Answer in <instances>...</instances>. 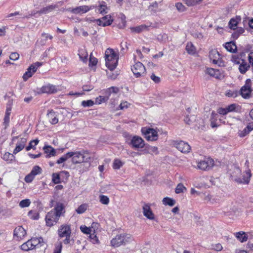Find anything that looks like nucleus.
Listing matches in <instances>:
<instances>
[{
	"label": "nucleus",
	"instance_id": "nucleus-1",
	"mask_svg": "<svg viewBox=\"0 0 253 253\" xmlns=\"http://www.w3.org/2000/svg\"><path fill=\"white\" fill-rule=\"evenodd\" d=\"M65 212V206L63 203H57L54 208L49 211L45 217L46 224L48 226L56 224L60 217Z\"/></svg>",
	"mask_w": 253,
	"mask_h": 253
},
{
	"label": "nucleus",
	"instance_id": "nucleus-2",
	"mask_svg": "<svg viewBox=\"0 0 253 253\" xmlns=\"http://www.w3.org/2000/svg\"><path fill=\"white\" fill-rule=\"evenodd\" d=\"M105 64L111 71L115 69L118 62L119 55L112 48H107L105 52Z\"/></svg>",
	"mask_w": 253,
	"mask_h": 253
},
{
	"label": "nucleus",
	"instance_id": "nucleus-3",
	"mask_svg": "<svg viewBox=\"0 0 253 253\" xmlns=\"http://www.w3.org/2000/svg\"><path fill=\"white\" fill-rule=\"evenodd\" d=\"M124 136L126 138V142L132 148L139 149L145 146L144 140L139 136H131L128 133H125Z\"/></svg>",
	"mask_w": 253,
	"mask_h": 253
},
{
	"label": "nucleus",
	"instance_id": "nucleus-4",
	"mask_svg": "<svg viewBox=\"0 0 253 253\" xmlns=\"http://www.w3.org/2000/svg\"><path fill=\"white\" fill-rule=\"evenodd\" d=\"M72 154V162L74 164L87 163L90 161L91 157L87 151L69 152Z\"/></svg>",
	"mask_w": 253,
	"mask_h": 253
},
{
	"label": "nucleus",
	"instance_id": "nucleus-5",
	"mask_svg": "<svg viewBox=\"0 0 253 253\" xmlns=\"http://www.w3.org/2000/svg\"><path fill=\"white\" fill-rule=\"evenodd\" d=\"M133 240L132 236L129 234L117 235L111 241V244L114 247H118L126 245Z\"/></svg>",
	"mask_w": 253,
	"mask_h": 253
},
{
	"label": "nucleus",
	"instance_id": "nucleus-6",
	"mask_svg": "<svg viewBox=\"0 0 253 253\" xmlns=\"http://www.w3.org/2000/svg\"><path fill=\"white\" fill-rule=\"evenodd\" d=\"M253 89L252 87V81L251 79H248L245 81V84L241 88L239 94L246 99H250L252 96Z\"/></svg>",
	"mask_w": 253,
	"mask_h": 253
},
{
	"label": "nucleus",
	"instance_id": "nucleus-7",
	"mask_svg": "<svg viewBox=\"0 0 253 253\" xmlns=\"http://www.w3.org/2000/svg\"><path fill=\"white\" fill-rule=\"evenodd\" d=\"M42 241V238H32L21 246V249L24 251H29L36 249Z\"/></svg>",
	"mask_w": 253,
	"mask_h": 253
},
{
	"label": "nucleus",
	"instance_id": "nucleus-8",
	"mask_svg": "<svg viewBox=\"0 0 253 253\" xmlns=\"http://www.w3.org/2000/svg\"><path fill=\"white\" fill-rule=\"evenodd\" d=\"M141 132L148 141H154L158 138V132L154 128L142 127Z\"/></svg>",
	"mask_w": 253,
	"mask_h": 253
},
{
	"label": "nucleus",
	"instance_id": "nucleus-9",
	"mask_svg": "<svg viewBox=\"0 0 253 253\" xmlns=\"http://www.w3.org/2000/svg\"><path fill=\"white\" fill-rule=\"evenodd\" d=\"M131 71L136 78H139L145 74V66L140 62H137L131 67Z\"/></svg>",
	"mask_w": 253,
	"mask_h": 253
},
{
	"label": "nucleus",
	"instance_id": "nucleus-10",
	"mask_svg": "<svg viewBox=\"0 0 253 253\" xmlns=\"http://www.w3.org/2000/svg\"><path fill=\"white\" fill-rule=\"evenodd\" d=\"M214 165L213 159L210 158L204 159L198 163L197 168L201 170H208L210 169Z\"/></svg>",
	"mask_w": 253,
	"mask_h": 253
},
{
	"label": "nucleus",
	"instance_id": "nucleus-11",
	"mask_svg": "<svg viewBox=\"0 0 253 253\" xmlns=\"http://www.w3.org/2000/svg\"><path fill=\"white\" fill-rule=\"evenodd\" d=\"M173 145L182 153H188L191 150L190 145L183 141H175L173 142Z\"/></svg>",
	"mask_w": 253,
	"mask_h": 253
},
{
	"label": "nucleus",
	"instance_id": "nucleus-12",
	"mask_svg": "<svg viewBox=\"0 0 253 253\" xmlns=\"http://www.w3.org/2000/svg\"><path fill=\"white\" fill-rule=\"evenodd\" d=\"M209 58L214 64L221 66L222 62L219 52L216 50H211L209 52Z\"/></svg>",
	"mask_w": 253,
	"mask_h": 253
},
{
	"label": "nucleus",
	"instance_id": "nucleus-13",
	"mask_svg": "<svg viewBox=\"0 0 253 253\" xmlns=\"http://www.w3.org/2000/svg\"><path fill=\"white\" fill-rule=\"evenodd\" d=\"M99 26L106 27L111 25L113 21V19L110 15H107L101 18L94 19Z\"/></svg>",
	"mask_w": 253,
	"mask_h": 253
},
{
	"label": "nucleus",
	"instance_id": "nucleus-14",
	"mask_svg": "<svg viewBox=\"0 0 253 253\" xmlns=\"http://www.w3.org/2000/svg\"><path fill=\"white\" fill-rule=\"evenodd\" d=\"M251 173L250 170L246 171L245 173L243 175V178H239L233 175H232V178L234 180L236 181L238 183L248 184L250 182Z\"/></svg>",
	"mask_w": 253,
	"mask_h": 253
},
{
	"label": "nucleus",
	"instance_id": "nucleus-15",
	"mask_svg": "<svg viewBox=\"0 0 253 253\" xmlns=\"http://www.w3.org/2000/svg\"><path fill=\"white\" fill-rule=\"evenodd\" d=\"M57 91V89L55 85L48 84L41 87L39 93L52 94L56 92Z\"/></svg>",
	"mask_w": 253,
	"mask_h": 253
},
{
	"label": "nucleus",
	"instance_id": "nucleus-16",
	"mask_svg": "<svg viewBox=\"0 0 253 253\" xmlns=\"http://www.w3.org/2000/svg\"><path fill=\"white\" fill-rule=\"evenodd\" d=\"M59 236L61 238L64 237L71 236V229L69 225H62L58 230Z\"/></svg>",
	"mask_w": 253,
	"mask_h": 253
},
{
	"label": "nucleus",
	"instance_id": "nucleus-17",
	"mask_svg": "<svg viewBox=\"0 0 253 253\" xmlns=\"http://www.w3.org/2000/svg\"><path fill=\"white\" fill-rule=\"evenodd\" d=\"M13 235L17 240H22L26 235V231L22 226H19L14 230Z\"/></svg>",
	"mask_w": 253,
	"mask_h": 253
},
{
	"label": "nucleus",
	"instance_id": "nucleus-18",
	"mask_svg": "<svg viewBox=\"0 0 253 253\" xmlns=\"http://www.w3.org/2000/svg\"><path fill=\"white\" fill-rule=\"evenodd\" d=\"M94 8V6L87 5H82L76 7L72 9V13L76 14H83L89 11L90 9Z\"/></svg>",
	"mask_w": 253,
	"mask_h": 253
},
{
	"label": "nucleus",
	"instance_id": "nucleus-19",
	"mask_svg": "<svg viewBox=\"0 0 253 253\" xmlns=\"http://www.w3.org/2000/svg\"><path fill=\"white\" fill-rule=\"evenodd\" d=\"M143 215L150 220L155 219V215L153 213L150 207L148 204H145L143 207Z\"/></svg>",
	"mask_w": 253,
	"mask_h": 253
},
{
	"label": "nucleus",
	"instance_id": "nucleus-20",
	"mask_svg": "<svg viewBox=\"0 0 253 253\" xmlns=\"http://www.w3.org/2000/svg\"><path fill=\"white\" fill-rule=\"evenodd\" d=\"M206 73L217 79H221L223 78V75L219 70L213 68H207Z\"/></svg>",
	"mask_w": 253,
	"mask_h": 253
},
{
	"label": "nucleus",
	"instance_id": "nucleus-21",
	"mask_svg": "<svg viewBox=\"0 0 253 253\" xmlns=\"http://www.w3.org/2000/svg\"><path fill=\"white\" fill-rule=\"evenodd\" d=\"M253 130V123H249L243 130H240L238 132V136L244 137L249 134Z\"/></svg>",
	"mask_w": 253,
	"mask_h": 253
},
{
	"label": "nucleus",
	"instance_id": "nucleus-22",
	"mask_svg": "<svg viewBox=\"0 0 253 253\" xmlns=\"http://www.w3.org/2000/svg\"><path fill=\"white\" fill-rule=\"evenodd\" d=\"M27 142V139L25 138H21L20 140L17 143L16 146L13 150V154H16L21 151L25 147V144Z\"/></svg>",
	"mask_w": 253,
	"mask_h": 253
},
{
	"label": "nucleus",
	"instance_id": "nucleus-23",
	"mask_svg": "<svg viewBox=\"0 0 253 253\" xmlns=\"http://www.w3.org/2000/svg\"><path fill=\"white\" fill-rule=\"evenodd\" d=\"M49 121L52 125L56 124L58 122V119L56 113L52 110L48 111L47 114Z\"/></svg>",
	"mask_w": 253,
	"mask_h": 253
},
{
	"label": "nucleus",
	"instance_id": "nucleus-24",
	"mask_svg": "<svg viewBox=\"0 0 253 253\" xmlns=\"http://www.w3.org/2000/svg\"><path fill=\"white\" fill-rule=\"evenodd\" d=\"M149 26L142 24L136 27H132L130 28V31L132 33H140L144 31L147 30Z\"/></svg>",
	"mask_w": 253,
	"mask_h": 253
},
{
	"label": "nucleus",
	"instance_id": "nucleus-25",
	"mask_svg": "<svg viewBox=\"0 0 253 253\" xmlns=\"http://www.w3.org/2000/svg\"><path fill=\"white\" fill-rule=\"evenodd\" d=\"M144 153L157 155L159 153L158 147L150 145H145Z\"/></svg>",
	"mask_w": 253,
	"mask_h": 253
},
{
	"label": "nucleus",
	"instance_id": "nucleus-26",
	"mask_svg": "<svg viewBox=\"0 0 253 253\" xmlns=\"http://www.w3.org/2000/svg\"><path fill=\"white\" fill-rule=\"evenodd\" d=\"M57 7L56 5H50L42 8L40 10L38 11L37 13L40 14H45L52 11Z\"/></svg>",
	"mask_w": 253,
	"mask_h": 253
},
{
	"label": "nucleus",
	"instance_id": "nucleus-27",
	"mask_svg": "<svg viewBox=\"0 0 253 253\" xmlns=\"http://www.w3.org/2000/svg\"><path fill=\"white\" fill-rule=\"evenodd\" d=\"M226 50L230 52H235L237 51V46L233 42H227L224 45Z\"/></svg>",
	"mask_w": 253,
	"mask_h": 253
},
{
	"label": "nucleus",
	"instance_id": "nucleus-28",
	"mask_svg": "<svg viewBox=\"0 0 253 253\" xmlns=\"http://www.w3.org/2000/svg\"><path fill=\"white\" fill-rule=\"evenodd\" d=\"M11 111V108L10 107H7L5 111V116L3 119V125L5 126V128L7 127V126L9 125Z\"/></svg>",
	"mask_w": 253,
	"mask_h": 253
},
{
	"label": "nucleus",
	"instance_id": "nucleus-29",
	"mask_svg": "<svg viewBox=\"0 0 253 253\" xmlns=\"http://www.w3.org/2000/svg\"><path fill=\"white\" fill-rule=\"evenodd\" d=\"M234 235L242 243L245 242L248 240V236L246 235L245 232L243 231L235 233Z\"/></svg>",
	"mask_w": 253,
	"mask_h": 253
},
{
	"label": "nucleus",
	"instance_id": "nucleus-30",
	"mask_svg": "<svg viewBox=\"0 0 253 253\" xmlns=\"http://www.w3.org/2000/svg\"><path fill=\"white\" fill-rule=\"evenodd\" d=\"M44 153L47 155V157H50L55 155V150L50 146H44L43 147Z\"/></svg>",
	"mask_w": 253,
	"mask_h": 253
},
{
	"label": "nucleus",
	"instance_id": "nucleus-31",
	"mask_svg": "<svg viewBox=\"0 0 253 253\" xmlns=\"http://www.w3.org/2000/svg\"><path fill=\"white\" fill-rule=\"evenodd\" d=\"M162 202L164 205L170 207L173 206L176 203L175 200L168 197L164 198L162 200Z\"/></svg>",
	"mask_w": 253,
	"mask_h": 253
},
{
	"label": "nucleus",
	"instance_id": "nucleus-32",
	"mask_svg": "<svg viewBox=\"0 0 253 253\" xmlns=\"http://www.w3.org/2000/svg\"><path fill=\"white\" fill-rule=\"evenodd\" d=\"M78 55L80 59L84 62H85L87 60L88 54L87 52L84 49H80L78 51Z\"/></svg>",
	"mask_w": 253,
	"mask_h": 253
},
{
	"label": "nucleus",
	"instance_id": "nucleus-33",
	"mask_svg": "<svg viewBox=\"0 0 253 253\" xmlns=\"http://www.w3.org/2000/svg\"><path fill=\"white\" fill-rule=\"evenodd\" d=\"M186 50L187 53L191 55L196 53V49L191 42H188L186 46Z\"/></svg>",
	"mask_w": 253,
	"mask_h": 253
},
{
	"label": "nucleus",
	"instance_id": "nucleus-34",
	"mask_svg": "<svg viewBox=\"0 0 253 253\" xmlns=\"http://www.w3.org/2000/svg\"><path fill=\"white\" fill-rule=\"evenodd\" d=\"M250 65H248L246 62L242 61L239 67V70L241 74H245L249 69Z\"/></svg>",
	"mask_w": 253,
	"mask_h": 253
},
{
	"label": "nucleus",
	"instance_id": "nucleus-35",
	"mask_svg": "<svg viewBox=\"0 0 253 253\" xmlns=\"http://www.w3.org/2000/svg\"><path fill=\"white\" fill-rule=\"evenodd\" d=\"M39 142V140L38 139L31 141L29 142L28 146L26 147V150L28 151L31 149L35 150L36 148V146L38 144Z\"/></svg>",
	"mask_w": 253,
	"mask_h": 253
},
{
	"label": "nucleus",
	"instance_id": "nucleus-36",
	"mask_svg": "<svg viewBox=\"0 0 253 253\" xmlns=\"http://www.w3.org/2000/svg\"><path fill=\"white\" fill-rule=\"evenodd\" d=\"M35 72H33V68L31 67V66H30L27 69V71H26L23 75V80L24 81H27L29 78L32 76V75Z\"/></svg>",
	"mask_w": 253,
	"mask_h": 253
},
{
	"label": "nucleus",
	"instance_id": "nucleus-37",
	"mask_svg": "<svg viewBox=\"0 0 253 253\" xmlns=\"http://www.w3.org/2000/svg\"><path fill=\"white\" fill-rule=\"evenodd\" d=\"M14 158L15 157L14 156L13 154L9 152L5 153L2 157V159L5 161H6L8 163H11Z\"/></svg>",
	"mask_w": 253,
	"mask_h": 253
},
{
	"label": "nucleus",
	"instance_id": "nucleus-38",
	"mask_svg": "<svg viewBox=\"0 0 253 253\" xmlns=\"http://www.w3.org/2000/svg\"><path fill=\"white\" fill-rule=\"evenodd\" d=\"M123 165L124 163L120 159H116L114 160L112 167L114 169H119L123 166Z\"/></svg>",
	"mask_w": 253,
	"mask_h": 253
},
{
	"label": "nucleus",
	"instance_id": "nucleus-39",
	"mask_svg": "<svg viewBox=\"0 0 253 253\" xmlns=\"http://www.w3.org/2000/svg\"><path fill=\"white\" fill-rule=\"evenodd\" d=\"M88 205L87 204H83L76 210V211L78 214H82L86 211Z\"/></svg>",
	"mask_w": 253,
	"mask_h": 253
},
{
	"label": "nucleus",
	"instance_id": "nucleus-40",
	"mask_svg": "<svg viewBox=\"0 0 253 253\" xmlns=\"http://www.w3.org/2000/svg\"><path fill=\"white\" fill-rule=\"evenodd\" d=\"M72 154L68 152L66 154L63 155L61 157H60L57 161V163L58 164H60L63 163L67 160L69 158H71Z\"/></svg>",
	"mask_w": 253,
	"mask_h": 253
},
{
	"label": "nucleus",
	"instance_id": "nucleus-41",
	"mask_svg": "<svg viewBox=\"0 0 253 253\" xmlns=\"http://www.w3.org/2000/svg\"><path fill=\"white\" fill-rule=\"evenodd\" d=\"M28 216L32 219L37 220L39 218V213L34 211H30L28 213Z\"/></svg>",
	"mask_w": 253,
	"mask_h": 253
},
{
	"label": "nucleus",
	"instance_id": "nucleus-42",
	"mask_svg": "<svg viewBox=\"0 0 253 253\" xmlns=\"http://www.w3.org/2000/svg\"><path fill=\"white\" fill-rule=\"evenodd\" d=\"M41 172L42 169L38 166H35L33 168L30 173L35 177L36 175L40 174Z\"/></svg>",
	"mask_w": 253,
	"mask_h": 253
},
{
	"label": "nucleus",
	"instance_id": "nucleus-43",
	"mask_svg": "<svg viewBox=\"0 0 253 253\" xmlns=\"http://www.w3.org/2000/svg\"><path fill=\"white\" fill-rule=\"evenodd\" d=\"M186 190V187L182 183H179L175 190V192L176 194H180L183 193Z\"/></svg>",
	"mask_w": 253,
	"mask_h": 253
},
{
	"label": "nucleus",
	"instance_id": "nucleus-44",
	"mask_svg": "<svg viewBox=\"0 0 253 253\" xmlns=\"http://www.w3.org/2000/svg\"><path fill=\"white\" fill-rule=\"evenodd\" d=\"M226 96L229 97L235 98L239 95V91L237 90H229L226 92Z\"/></svg>",
	"mask_w": 253,
	"mask_h": 253
},
{
	"label": "nucleus",
	"instance_id": "nucleus-45",
	"mask_svg": "<svg viewBox=\"0 0 253 253\" xmlns=\"http://www.w3.org/2000/svg\"><path fill=\"white\" fill-rule=\"evenodd\" d=\"M31 203L30 199H26L20 201L19 206L21 208L28 207L30 205Z\"/></svg>",
	"mask_w": 253,
	"mask_h": 253
},
{
	"label": "nucleus",
	"instance_id": "nucleus-46",
	"mask_svg": "<svg viewBox=\"0 0 253 253\" xmlns=\"http://www.w3.org/2000/svg\"><path fill=\"white\" fill-rule=\"evenodd\" d=\"M52 181L54 184L60 183L61 181L59 174L53 173L52 174Z\"/></svg>",
	"mask_w": 253,
	"mask_h": 253
},
{
	"label": "nucleus",
	"instance_id": "nucleus-47",
	"mask_svg": "<svg viewBox=\"0 0 253 253\" xmlns=\"http://www.w3.org/2000/svg\"><path fill=\"white\" fill-rule=\"evenodd\" d=\"M237 25V20L234 18H232L229 22V28L233 30H235L236 28Z\"/></svg>",
	"mask_w": 253,
	"mask_h": 253
},
{
	"label": "nucleus",
	"instance_id": "nucleus-48",
	"mask_svg": "<svg viewBox=\"0 0 253 253\" xmlns=\"http://www.w3.org/2000/svg\"><path fill=\"white\" fill-rule=\"evenodd\" d=\"M100 202L104 205H108L109 203V199L107 196L101 195L99 196Z\"/></svg>",
	"mask_w": 253,
	"mask_h": 253
},
{
	"label": "nucleus",
	"instance_id": "nucleus-49",
	"mask_svg": "<svg viewBox=\"0 0 253 253\" xmlns=\"http://www.w3.org/2000/svg\"><path fill=\"white\" fill-rule=\"evenodd\" d=\"M238 106H237L236 104H232L230 105H228L226 108H227V111L229 113V112H237L238 111V110L237 109V107Z\"/></svg>",
	"mask_w": 253,
	"mask_h": 253
},
{
	"label": "nucleus",
	"instance_id": "nucleus-50",
	"mask_svg": "<svg viewBox=\"0 0 253 253\" xmlns=\"http://www.w3.org/2000/svg\"><path fill=\"white\" fill-rule=\"evenodd\" d=\"M94 103L92 100H84L82 102V105L84 107H91Z\"/></svg>",
	"mask_w": 253,
	"mask_h": 253
},
{
	"label": "nucleus",
	"instance_id": "nucleus-51",
	"mask_svg": "<svg viewBox=\"0 0 253 253\" xmlns=\"http://www.w3.org/2000/svg\"><path fill=\"white\" fill-rule=\"evenodd\" d=\"M109 99V96H99L98 97L96 98V101L98 104H100L102 102H106Z\"/></svg>",
	"mask_w": 253,
	"mask_h": 253
},
{
	"label": "nucleus",
	"instance_id": "nucleus-52",
	"mask_svg": "<svg viewBox=\"0 0 253 253\" xmlns=\"http://www.w3.org/2000/svg\"><path fill=\"white\" fill-rule=\"evenodd\" d=\"M175 7L179 12H183L185 10V6L181 2H177L175 4Z\"/></svg>",
	"mask_w": 253,
	"mask_h": 253
},
{
	"label": "nucleus",
	"instance_id": "nucleus-53",
	"mask_svg": "<svg viewBox=\"0 0 253 253\" xmlns=\"http://www.w3.org/2000/svg\"><path fill=\"white\" fill-rule=\"evenodd\" d=\"M108 92V96H109L111 93H117L119 91V89L115 86H111L107 89Z\"/></svg>",
	"mask_w": 253,
	"mask_h": 253
},
{
	"label": "nucleus",
	"instance_id": "nucleus-54",
	"mask_svg": "<svg viewBox=\"0 0 253 253\" xmlns=\"http://www.w3.org/2000/svg\"><path fill=\"white\" fill-rule=\"evenodd\" d=\"M150 79L156 84H158L161 82L160 78L156 76L154 73L151 75Z\"/></svg>",
	"mask_w": 253,
	"mask_h": 253
},
{
	"label": "nucleus",
	"instance_id": "nucleus-55",
	"mask_svg": "<svg viewBox=\"0 0 253 253\" xmlns=\"http://www.w3.org/2000/svg\"><path fill=\"white\" fill-rule=\"evenodd\" d=\"M42 65V63L36 62L35 63L32 64L31 67L33 68V72H36L37 69Z\"/></svg>",
	"mask_w": 253,
	"mask_h": 253
},
{
	"label": "nucleus",
	"instance_id": "nucleus-56",
	"mask_svg": "<svg viewBox=\"0 0 253 253\" xmlns=\"http://www.w3.org/2000/svg\"><path fill=\"white\" fill-rule=\"evenodd\" d=\"M183 1L188 5L192 6L195 5L198 0H183Z\"/></svg>",
	"mask_w": 253,
	"mask_h": 253
},
{
	"label": "nucleus",
	"instance_id": "nucleus-57",
	"mask_svg": "<svg viewBox=\"0 0 253 253\" xmlns=\"http://www.w3.org/2000/svg\"><path fill=\"white\" fill-rule=\"evenodd\" d=\"M34 178H35V177L33 175H32V174H31L30 173L29 174H28V175H27L25 176L24 180L26 182L30 183V182H31L33 180Z\"/></svg>",
	"mask_w": 253,
	"mask_h": 253
},
{
	"label": "nucleus",
	"instance_id": "nucleus-58",
	"mask_svg": "<svg viewBox=\"0 0 253 253\" xmlns=\"http://www.w3.org/2000/svg\"><path fill=\"white\" fill-rule=\"evenodd\" d=\"M90 241L93 244H97L98 243L99 240L96 237V236L94 234H90L89 236Z\"/></svg>",
	"mask_w": 253,
	"mask_h": 253
},
{
	"label": "nucleus",
	"instance_id": "nucleus-59",
	"mask_svg": "<svg viewBox=\"0 0 253 253\" xmlns=\"http://www.w3.org/2000/svg\"><path fill=\"white\" fill-rule=\"evenodd\" d=\"M97 62H98V61H97V58L90 56V58H89V66H95L97 64Z\"/></svg>",
	"mask_w": 253,
	"mask_h": 253
},
{
	"label": "nucleus",
	"instance_id": "nucleus-60",
	"mask_svg": "<svg viewBox=\"0 0 253 253\" xmlns=\"http://www.w3.org/2000/svg\"><path fill=\"white\" fill-rule=\"evenodd\" d=\"M19 58V55L17 52H12L11 53L9 56V58L12 60H17Z\"/></svg>",
	"mask_w": 253,
	"mask_h": 253
},
{
	"label": "nucleus",
	"instance_id": "nucleus-61",
	"mask_svg": "<svg viewBox=\"0 0 253 253\" xmlns=\"http://www.w3.org/2000/svg\"><path fill=\"white\" fill-rule=\"evenodd\" d=\"M106 8L107 7L106 5L103 4H100L98 8L99 12H100V13L102 14H105L107 13V12L106 11Z\"/></svg>",
	"mask_w": 253,
	"mask_h": 253
},
{
	"label": "nucleus",
	"instance_id": "nucleus-62",
	"mask_svg": "<svg viewBox=\"0 0 253 253\" xmlns=\"http://www.w3.org/2000/svg\"><path fill=\"white\" fill-rule=\"evenodd\" d=\"M130 104L127 101H123L120 104L119 107L121 110H124L128 108Z\"/></svg>",
	"mask_w": 253,
	"mask_h": 253
},
{
	"label": "nucleus",
	"instance_id": "nucleus-63",
	"mask_svg": "<svg viewBox=\"0 0 253 253\" xmlns=\"http://www.w3.org/2000/svg\"><path fill=\"white\" fill-rule=\"evenodd\" d=\"M62 248V243L60 242L56 246L55 249L54 250L53 253H61Z\"/></svg>",
	"mask_w": 253,
	"mask_h": 253
},
{
	"label": "nucleus",
	"instance_id": "nucleus-64",
	"mask_svg": "<svg viewBox=\"0 0 253 253\" xmlns=\"http://www.w3.org/2000/svg\"><path fill=\"white\" fill-rule=\"evenodd\" d=\"M81 231L85 234H90L91 229L85 226H81L80 227Z\"/></svg>",
	"mask_w": 253,
	"mask_h": 253
}]
</instances>
